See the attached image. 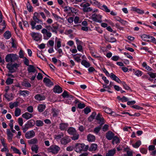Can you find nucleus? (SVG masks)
Listing matches in <instances>:
<instances>
[{"mask_svg": "<svg viewBox=\"0 0 156 156\" xmlns=\"http://www.w3.org/2000/svg\"><path fill=\"white\" fill-rule=\"evenodd\" d=\"M21 109L19 108H16L15 111V115L17 117L19 116L21 114Z\"/></svg>", "mask_w": 156, "mask_h": 156, "instance_id": "obj_39", "label": "nucleus"}, {"mask_svg": "<svg viewBox=\"0 0 156 156\" xmlns=\"http://www.w3.org/2000/svg\"><path fill=\"white\" fill-rule=\"evenodd\" d=\"M31 150L33 152H34L36 153H37V151L38 149V147L37 145H34L31 147Z\"/></svg>", "mask_w": 156, "mask_h": 156, "instance_id": "obj_33", "label": "nucleus"}, {"mask_svg": "<svg viewBox=\"0 0 156 156\" xmlns=\"http://www.w3.org/2000/svg\"><path fill=\"white\" fill-rule=\"evenodd\" d=\"M30 128V127L29 125L27 123L26 124L24 125V126L22 128L23 132L24 133H25L27 129Z\"/></svg>", "mask_w": 156, "mask_h": 156, "instance_id": "obj_42", "label": "nucleus"}, {"mask_svg": "<svg viewBox=\"0 0 156 156\" xmlns=\"http://www.w3.org/2000/svg\"><path fill=\"white\" fill-rule=\"evenodd\" d=\"M4 37L6 39H9L11 37L10 32L8 31H6L4 34Z\"/></svg>", "mask_w": 156, "mask_h": 156, "instance_id": "obj_36", "label": "nucleus"}, {"mask_svg": "<svg viewBox=\"0 0 156 156\" xmlns=\"http://www.w3.org/2000/svg\"><path fill=\"white\" fill-rule=\"evenodd\" d=\"M141 144V142L140 140L137 141L133 145V147L135 148H138Z\"/></svg>", "mask_w": 156, "mask_h": 156, "instance_id": "obj_50", "label": "nucleus"}, {"mask_svg": "<svg viewBox=\"0 0 156 156\" xmlns=\"http://www.w3.org/2000/svg\"><path fill=\"white\" fill-rule=\"evenodd\" d=\"M101 9L107 12H110V9H109L107 6L105 5H103L102 6Z\"/></svg>", "mask_w": 156, "mask_h": 156, "instance_id": "obj_47", "label": "nucleus"}, {"mask_svg": "<svg viewBox=\"0 0 156 156\" xmlns=\"http://www.w3.org/2000/svg\"><path fill=\"white\" fill-rule=\"evenodd\" d=\"M30 35L33 40L37 41H39L42 38L41 34L38 33L32 32L30 34Z\"/></svg>", "mask_w": 156, "mask_h": 156, "instance_id": "obj_7", "label": "nucleus"}, {"mask_svg": "<svg viewBox=\"0 0 156 156\" xmlns=\"http://www.w3.org/2000/svg\"><path fill=\"white\" fill-rule=\"evenodd\" d=\"M41 32L43 34V39L45 40H48L52 36L51 33L46 28L42 29Z\"/></svg>", "mask_w": 156, "mask_h": 156, "instance_id": "obj_3", "label": "nucleus"}, {"mask_svg": "<svg viewBox=\"0 0 156 156\" xmlns=\"http://www.w3.org/2000/svg\"><path fill=\"white\" fill-rule=\"evenodd\" d=\"M67 126V125L65 123L61 124L60 125V128L61 130H64L66 128Z\"/></svg>", "mask_w": 156, "mask_h": 156, "instance_id": "obj_46", "label": "nucleus"}, {"mask_svg": "<svg viewBox=\"0 0 156 156\" xmlns=\"http://www.w3.org/2000/svg\"><path fill=\"white\" fill-rule=\"evenodd\" d=\"M37 139L36 138H34L28 141V142L30 144H34L37 143Z\"/></svg>", "mask_w": 156, "mask_h": 156, "instance_id": "obj_37", "label": "nucleus"}, {"mask_svg": "<svg viewBox=\"0 0 156 156\" xmlns=\"http://www.w3.org/2000/svg\"><path fill=\"white\" fill-rule=\"evenodd\" d=\"M13 82V80L10 78H8L6 81V83L7 85H9L12 84Z\"/></svg>", "mask_w": 156, "mask_h": 156, "instance_id": "obj_56", "label": "nucleus"}, {"mask_svg": "<svg viewBox=\"0 0 156 156\" xmlns=\"http://www.w3.org/2000/svg\"><path fill=\"white\" fill-rule=\"evenodd\" d=\"M104 109L105 112L107 114H110L112 112L111 109L105 107Z\"/></svg>", "mask_w": 156, "mask_h": 156, "instance_id": "obj_59", "label": "nucleus"}, {"mask_svg": "<svg viewBox=\"0 0 156 156\" xmlns=\"http://www.w3.org/2000/svg\"><path fill=\"white\" fill-rule=\"evenodd\" d=\"M70 11L73 13H74L76 15H78V10L73 7H71Z\"/></svg>", "mask_w": 156, "mask_h": 156, "instance_id": "obj_55", "label": "nucleus"}, {"mask_svg": "<svg viewBox=\"0 0 156 156\" xmlns=\"http://www.w3.org/2000/svg\"><path fill=\"white\" fill-rule=\"evenodd\" d=\"M147 73L152 78H154L156 77V73L149 72Z\"/></svg>", "mask_w": 156, "mask_h": 156, "instance_id": "obj_61", "label": "nucleus"}, {"mask_svg": "<svg viewBox=\"0 0 156 156\" xmlns=\"http://www.w3.org/2000/svg\"><path fill=\"white\" fill-rule=\"evenodd\" d=\"M23 58L24 59L23 60V62L24 64L28 66H29V60L26 57L24 58Z\"/></svg>", "mask_w": 156, "mask_h": 156, "instance_id": "obj_57", "label": "nucleus"}, {"mask_svg": "<svg viewBox=\"0 0 156 156\" xmlns=\"http://www.w3.org/2000/svg\"><path fill=\"white\" fill-rule=\"evenodd\" d=\"M121 83H122L125 89L127 90H131L130 87L126 84L125 82H121Z\"/></svg>", "mask_w": 156, "mask_h": 156, "instance_id": "obj_48", "label": "nucleus"}, {"mask_svg": "<svg viewBox=\"0 0 156 156\" xmlns=\"http://www.w3.org/2000/svg\"><path fill=\"white\" fill-rule=\"evenodd\" d=\"M27 10L30 12L32 11V7L30 5V3L28 2L27 4Z\"/></svg>", "mask_w": 156, "mask_h": 156, "instance_id": "obj_53", "label": "nucleus"}, {"mask_svg": "<svg viewBox=\"0 0 156 156\" xmlns=\"http://www.w3.org/2000/svg\"><path fill=\"white\" fill-rule=\"evenodd\" d=\"M23 85L27 87H30L31 86L29 83L26 81H25L23 83Z\"/></svg>", "mask_w": 156, "mask_h": 156, "instance_id": "obj_63", "label": "nucleus"}, {"mask_svg": "<svg viewBox=\"0 0 156 156\" xmlns=\"http://www.w3.org/2000/svg\"><path fill=\"white\" fill-rule=\"evenodd\" d=\"M43 82L45 85L48 87L51 86L53 85V83L49 79L46 77L44 78Z\"/></svg>", "mask_w": 156, "mask_h": 156, "instance_id": "obj_16", "label": "nucleus"}, {"mask_svg": "<svg viewBox=\"0 0 156 156\" xmlns=\"http://www.w3.org/2000/svg\"><path fill=\"white\" fill-rule=\"evenodd\" d=\"M132 10L133 11L136 12L137 13L140 14H142L144 13V12L139 9L137 8L136 7H133Z\"/></svg>", "mask_w": 156, "mask_h": 156, "instance_id": "obj_44", "label": "nucleus"}, {"mask_svg": "<svg viewBox=\"0 0 156 156\" xmlns=\"http://www.w3.org/2000/svg\"><path fill=\"white\" fill-rule=\"evenodd\" d=\"M22 116L23 118L27 120L31 118L32 117V115L30 113L26 112L23 114L22 115Z\"/></svg>", "mask_w": 156, "mask_h": 156, "instance_id": "obj_22", "label": "nucleus"}, {"mask_svg": "<svg viewBox=\"0 0 156 156\" xmlns=\"http://www.w3.org/2000/svg\"><path fill=\"white\" fill-rule=\"evenodd\" d=\"M36 126H42L44 125L42 121L40 120H37L36 121Z\"/></svg>", "mask_w": 156, "mask_h": 156, "instance_id": "obj_45", "label": "nucleus"}, {"mask_svg": "<svg viewBox=\"0 0 156 156\" xmlns=\"http://www.w3.org/2000/svg\"><path fill=\"white\" fill-rule=\"evenodd\" d=\"M7 139L9 142H11L12 141V138L13 136V134L10 131L9 129H7Z\"/></svg>", "mask_w": 156, "mask_h": 156, "instance_id": "obj_18", "label": "nucleus"}, {"mask_svg": "<svg viewBox=\"0 0 156 156\" xmlns=\"http://www.w3.org/2000/svg\"><path fill=\"white\" fill-rule=\"evenodd\" d=\"M11 148L12 149L13 151L15 153L18 154H21V153L20 151L19 150L16 148L15 147H14L13 146H11Z\"/></svg>", "mask_w": 156, "mask_h": 156, "instance_id": "obj_49", "label": "nucleus"}, {"mask_svg": "<svg viewBox=\"0 0 156 156\" xmlns=\"http://www.w3.org/2000/svg\"><path fill=\"white\" fill-rule=\"evenodd\" d=\"M91 17L92 20L96 22L101 23L102 22L101 15L99 14L94 13L92 15Z\"/></svg>", "mask_w": 156, "mask_h": 156, "instance_id": "obj_5", "label": "nucleus"}, {"mask_svg": "<svg viewBox=\"0 0 156 156\" xmlns=\"http://www.w3.org/2000/svg\"><path fill=\"white\" fill-rule=\"evenodd\" d=\"M55 43L56 44V45L55 47V49L57 50L59 54L62 53V49L59 48L61 46V39L58 38L57 37H55Z\"/></svg>", "mask_w": 156, "mask_h": 156, "instance_id": "obj_4", "label": "nucleus"}, {"mask_svg": "<svg viewBox=\"0 0 156 156\" xmlns=\"http://www.w3.org/2000/svg\"><path fill=\"white\" fill-rule=\"evenodd\" d=\"M34 98L35 99L38 101L44 100L45 98V97L44 96L40 94H37L35 96Z\"/></svg>", "mask_w": 156, "mask_h": 156, "instance_id": "obj_20", "label": "nucleus"}, {"mask_svg": "<svg viewBox=\"0 0 156 156\" xmlns=\"http://www.w3.org/2000/svg\"><path fill=\"white\" fill-rule=\"evenodd\" d=\"M72 135L73 136L71 137V139L72 140H78L79 139V133L77 132Z\"/></svg>", "mask_w": 156, "mask_h": 156, "instance_id": "obj_40", "label": "nucleus"}, {"mask_svg": "<svg viewBox=\"0 0 156 156\" xmlns=\"http://www.w3.org/2000/svg\"><path fill=\"white\" fill-rule=\"evenodd\" d=\"M81 64L86 68H88L90 66V63L85 60H83L82 61Z\"/></svg>", "mask_w": 156, "mask_h": 156, "instance_id": "obj_31", "label": "nucleus"}, {"mask_svg": "<svg viewBox=\"0 0 156 156\" xmlns=\"http://www.w3.org/2000/svg\"><path fill=\"white\" fill-rule=\"evenodd\" d=\"M110 78L113 80H114L119 83H121V81L119 78L117 77L113 73H110Z\"/></svg>", "mask_w": 156, "mask_h": 156, "instance_id": "obj_17", "label": "nucleus"}, {"mask_svg": "<svg viewBox=\"0 0 156 156\" xmlns=\"http://www.w3.org/2000/svg\"><path fill=\"white\" fill-rule=\"evenodd\" d=\"M112 139V143L113 144H114V143H119L120 142L119 138L116 136H114Z\"/></svg>", "mask_w": 156, "mask_h": 156, "instance_id": "obj_34", "label": "nucleus"}, {"mask_svg": "<svg viewBox=\"0 0 156 156\" xmlns=\"http://www.w3.org/2000/svg\"><path fill=\"white\" fill-rule=\"evenodd\" d=\"M35 135V132L32 130L27 132L25 134V137L27 139H29L34 137Z\"/></svg>", "mask_w": 156, "mask_h": 156, "instance_id": "obj_13", "label": "nucleus"}, {"mask_svg": "<svg viewBox=\"0 0 156 156\" xmlns=\"http://www.w3.org/2000/svg\"><path fill=\"white\" fill-rule=\"evenodd\" d=\"M28 66L27 68V70L29 75H31L33 74V73L37 74V71L33 65H30Z\"/></svg>", "mask_w": 156, "mask_h": 156, "instance_id": "obj_9", "label": "nucleus"}, {"mask_svg": "<svg viewBox=\"0 0 156 156\" xmlns=\"http://www.w3.org/2000/svg\"><path fill=\"white\" fill-rule=\"evenodd\" d=\"M142 65L143 67L148 71H152L153 70L151 67L147 66L146 63L145 62H143Z\"/></svg>", "mask_w": 156, "mask_h": 156, "instance_id": "obj_38", "label": "nucleus"}, {"mask_svg": "<svg viewBox=\"0 0 156 156\" xmlns=\"http://www.w3.org/2000/svg\"><path fill=\"white\" fill-rule=\"evenodd\" d=\"M90 5L88 3H86L84 4H81L80 6L82 7L83 10L84 12H90L92 10V8L89 6Z\"/></svg>", "mask_w": 156, "mask_h": 156, "instance_id": "obj_11", "label": "nucleus"}, {"mask_svg": "<svg viewBox=\"0 0 156 156\" xmlns=\"http://www.w3.org/2000/svg\"><path fill=\"white\" fill-rule=\"evenodd\" d=\"M18 102L17 101L15 102L14 103H9L10 108L11 109H12L14 108V107H17L18 105Z\"/></svg>", "mask_w": 156, "mask_h": 156, "instance_id": "obj_43", "label": "nucleus"}, {"mask_svg": "<svg viewBox=\"0 0 156 156\" xmlns=\"http://www.w3.org/2000/svg\"><path fill=\"white\" fill-rule=\"evenodd\" d=\"M101 128V125L98 126L95 128L94 130V132L96 134H98Z\"/></svg>", "mask_w": 156, "mask_h": 156, "instance_id": "obj_51", "label": "nucleus"}, {"mask_svg": "<svg viewBox=\"0 0 156 156\" xmlns=\"http://www.w3.org/2000/svg\"><path fill=\"white\" fill-rule=\"evenodd\" d=\"M37 23L34 20H31L30 21V25L31 26V28L33 30L35 29V25Z\"/></svg>", "mask_w": 156, "mask_h": 156, "instance_id": "obj_60", "label": "nucleus"}, {"mask_svg": "<svg viewBox=\"0 0 156 156\" xmlns=\"http://www.w3.org/2000/svg\"><path fill=\"white\" fill-rule=\"evenodd\" d=\"M18 56L16 54H9L6 55L5 59L7 62H12L16 60Z\"/></svg>", "mask_w": 156, "mask_h": 156, "instance_id": "obj_2", "label": "nucleus"}, {"mask_svg": "<svg viewBox=\"0 0 156 156\" xmlns=\"http://www.w3.org/2000/svg\"><path fill=\"white\" fill-rule=\"evenodd\" d=\"M33 18V20L35 21L37 23H40L41 24H43L42 21L39 19V16L37 12H35L34 13Z\"/></svg>", "mask_w": 156, "mask_h": 156, "instance_id": "obj_12", "label": "nucleus"}, {"mask_svg": "<svg viewBox=\"0 0 156 156\" xmlns=\"http://www.w3.org/2000/svg\"><path fill=\"white\" fill-rule=\"evenodd\" d=\"M27 123L30 127H31L34 125L35 122L34 120L31 119L27 122Z\"/></svg>", "mask_w": 156, "mask_h": 156, "instance_id": "obj_41", "label": "nucleus"}, {"mask_svg": "<svg viewBox=\"0 0 156 156\" xmlns=\"http://www.w3.org/2000/svg\"><path fill=\"white\" fill-rule=\"evenodd\" d=\"M60 147L56 145H51L49 147V151L52 153L56 154L60 150Z\"/></svg>", "mask_w": 156, "mask_h": 156, "instance_id": "obj_8", "label": "nucleus"}, {"mask_svg": "<svg viewBox=\"0 0 156 156\" xmlns=\"http://www.w3.org/2000/svg\"><path fill=\"white\" fill-rule=\"evenodd\" d=\"M97 145L95 144H92L89 149L90 151H94L97 148Z\"/></svg>", "mask_w": 156, "mask_h": 156, "instance_id": "obj_28", "label": "nucleus"}, {"mask_svg": "<svg viewBox=\"0 0 156 156\" xmlns=\"http://www.w3.org/2000/svg\"><path fill=\"white\" fill-rule=\"evenodd\" d=\"M106 40L111 43H114L116 41V40L113 37H109L105 38Z\"/></svg>", "mask_w": 156, "mask_h": 156, "instance_id": "obj_32", "label": "nucleus"}, {"mask_svg": "<svg viewBox=\"0 0 156 156\" xmlns=\"http://www.w3.org/2000/svg\"><path fill=\"white\" fill-rule=\"evenodd\" d=\"M19 64H17V63H15L13 64L10 65L8 64L7 65V67H12V68L14 69H15L16 70L17 69V68L18 67H19Z\"/></svg>", "mask_w": 156, "mask_h": 156, "instance_id": "obj_35", "label": "nucleus"}, {"mask_svg": "<svg viewBox=\"0 0 156 156\" xmlns=\"http://www.w3.org/2000/svg\"><path fill=\"white\" fill-rule=\"evenodd\" d=\"M88 147L83 144L77 143L75 145V151L77 152L86 151L88 149Z\"/></svg>", "mask_w": 156, "mask_h": 156, "instance_id": "obj_1", "label": "nucleus"}, {"mask_svg": "<svg viewBox=\"0 0 156 156\" xmlns=\"http://www.w3.org/2000/svg\"><path fill=\"white\" fill-rule=\"evenodd\" d=\"M96 119L99 121L98 123L101 125L105 123L103 118L100 113H98L96 116Z\"/></svg>", "mask_w": 156, "mask_h": 156, "instance_id": "obj_14", "label": "nucleus"}, {"mask_svg": "<svg viewBox=\"0 0 156 156\" xmlns=\"http://www.w3.org/2000/svg\"><path fill=\"white\" fill-rule=\"evenodd\" d=\"M46 108L45 105L44 104H40L37 107V109L39 112H42Z\"/></svg>", "mask_w": 156, "mask_h": 156, "instance_id": "obj_27", "label": "nucleus"}, {"mask_svg": "<svg viewBox=\"0 0 156 156\" xmlns=\"http://www.w3.org/2000/svg\"><path fill=\"white\" fill-rule=\"evenodd\" d=\"M71 141V139L69 136H66L63 137L60 140L61 144L63 145H66L69 143Z\"/></svg>", "mask_w": 156, "mask_h": 156, "instance_id": "obj_10", "label": "nucleus"}, {"mask_svg": "<svg viewBox=\"0 0 156 156\" xmlns=\"http://www.w3.org/2000/svg\"><path fill=\"white\" fill-rule=\"evenodd\" d=\"M64 136V134L62 133H61L59 134L55 135L54 136V138L57 141H58L60 139H61Z\"/></svg>", "mask_w": 156, "mask_h": 156, "instance_id": "obj_26", "label": "nucleus"}, {"mask_svg": "<svg viewBox=\"0 0 156 156\" xmlns=\"http://www.w3.org/2000/svg\"><path fill=\"white\" fill-rule=\"evenodd\" d=\"M29 93V92L27 90H20L19 91V94L20 95H22L24 97H26L28 96Z\"/></svg>", "mask_w": 156, "mask_h": 156, "instance_id": "obj_23", "label": "nucleus"}, {"mask_svg": "<svg viewBox=\"0 0 156 156\" xmlns=\"http://www.w3.org/2000/svg\"><path fill=\"white\" fill-rule=\"evenodd\" d=\"M96 115V113L95 112H93L91 114V115L89 118V121H92L93 119H94Z\"/></svg>", "mask_w": 156, "mask_h": 156, "instance_id": "obj_58", "label": "nucleus"}, {"mask_svg": "<svg viewBox=\"0 0 156 156\" xmlns=\"http://www.w3.org/2000/svg\"><path fill=\"white\" fill-rule=\"evenodd\" d=\"M53 90L54 92L58 94L60 93L62 91V88L59 86L57 85L55 86L54 87Z\"/></svg>", "mask_w": 156, "mask_h": 156, "instance_id": "obj_19", "label": "nucleus"}, {"mask_svg": "<svg viewBox=\"0 0 156 156\" xmlns=\"http://www.w3.org/2000/svg\"><path fill=\"white\" fill-rule=\"evenodd\" d=\"M51 111L53 116L57 117L58 115L59 112V111L58 109L53 108L51 109Z\"/></svg>", "mask_w": 156, "mask_h": 156, "instance_id": "obj_30", "label": "nucleus"}, {"mask_svg": "<svg viewBox=\"0 0 156 156\" xmlns=\"http://www.w3.org/2000/svg\"><path fill=\"white\" fill-rule=\"evenodd\" d=\"M114 136V133L110 131H108L106 133V137L108 140H112Z\"/></svg>", "mask_w": 156, "mask_h": 156, "instance_id": "obj_15", "label": "nucleus"}, {"mask_svg": "<svg viewBox=\"0 0 156 156\" xmlns=\"http://www.w3.org/2000/svg\"><path fill=\"white\" fill-rule=\"evenodd\" d=\"M67 132L70 135H73L76 132L75 129L73 127L69 128L67 130Z\"/></svg>", "mask_w": 156, "mask_h": 156, "instance_id": "obj_29", "label": "nucleus"}, {"mask_svg": "<svg viewBox=\"0 0 156 156\" xmlns=\"http://www.w3.org/2000/svg\"><path fill=\"white\" fill-rule=\"evenodd\" d=\"M115 151L116 150L115 149L109 150L105 156H114L115 153Z\"/></svg>", "mask_w": 156, "mask_h": 156, "instance_id": "obj_24", "label": "nucleus"}, {"mask_svg": "<svg viewBox=\"0 0 156 156\" xmlns=\"http://www.w3.org/2000/svg\"><path fill=\"white\" fill-rule=\"evenodd\" d=\"M142 37H146L148 39H150L151 42L156 44V39L153 36L146 35H144L142 36Z\"/></svg>", "mask_w": 156, "mask_h": 156, "instance_id": "obj_21", "label": "nucleus"}, {"mask_svg": "<svg viewBox=\"0 0 156 156\" xmlns=\"http://www.w3.org/2000/svg\"><path fill=\"white\" fill-rule=\"evenodd\" d=\"M45 27L49 31L51 30L53 33H55L56 34L57 33V30L58 29V26L57 25L53 24L51 26L47 25L45 26Z\"/></svg>", "mask_w": 156, "mask_h": 156, "instance_id": "obj_6", "label": "nucleus"}, {"mask_svg": "<svg viewBox=\"0 0 156 156\" xmlns=\"http://www.w3.org/2000/svg\"><path fill=\"white\" fill-rule=\"evenodd\" d=\"M90 2L93 5H96L98 6L100 5H101L100 3L96 0H90Z\"/></svg>", "mask_w": 156, "mask_h": 156, "instance_id": "obj_52", "label": "nucleus"}, {"mask_svg": "<svg viewBox=\"0 0 156 156\" xmlns=\"http://www.w3.org/2000/svg\"><path fill=\"white\" fill-rule=\"evenodd\" d=\"M142 72L139 70H136L135 73V74L137 76H141L142 75Z\"/></svg>", "mask_w": 156, "mask_h": 156, "instance_id": "obj_62", "label": "nucleus"}, {"mask_svg": "<svg viewBox=\"0 0 156 156\" xmlns=\"http://www.w3.org/2000/svg\"><path fill=\"white\" fill-rule=\"evenodd\" d=\"M47 44L48 47L49 46L53 47L54 45V41L52 40H50L48 41Z\"/></svg>", "mask_w": 156, "mask_h": 156, "instance_id": "obj_54", "label": "nucleus"}, {"mask_svg": "<svg viewBox=\"0 0 156 156\" xmlns=\"http://www.w3.org/2000/svg\"><path fill=\"white\" fill-rule=\"evenodd\" d=\"M77 107L80 109H82L85 107V105L83 103H79L77 105Z\"/></svg>", "mask_w": 156, "mask_h": 156, "instance_id": "obj_64", "label": "nucleus"}, {"mask_svg": "<svg viewBox=\"0 0 156 156\" xmlns=\"http://www.w3.org/2000/svg\"><path fill=\"white\" fill-rule=\"evenodd\" d=\"M87 139L89 142H93L95 140V137L94 136L91 134H89L87 136Z\"/></svg>", "mask_w": 156, "mask_h": 156, "instance_id": "obj_25", "label": "nucleus"}]
</instances>
